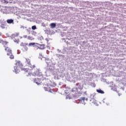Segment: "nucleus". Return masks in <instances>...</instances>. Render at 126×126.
I'll list each match as a JSON object with an SVG mask.
<instances>
[{
	"label": "nucleus",
	"mask_w": 126,
	"mask_h": 126,
	"mask_svg": "<svg viewBox=\"0 0 126 126\" xmlns=\"http://www.w3.org/2000/svg\"><path fill=\"white\" fill-rule=\"evenodd\" d=\"M75 90H77V89L75 88H74L72 89V92H74V91H75Z\"/></svg>",
	"instance_id": "nucleus-18"
},
{
	"label": "nucleus",
	"mask_w": 126,
	"mask_h": 126,
	"mask_svg": "<svg viewBox=\"0 0 126 126\" xmlns=\"http://www.w3.org/2000/svg\"><path fill=\"white\" fill-rule=\"evenodd\" d=\"M23 38H28V36L27 35H25L23 36Z\"/></svg>",
	"instance_id": "nucleus-21"
},
{
	"label": "nucleus",
	"mask_w": 126,
	"mask_h": 126,
	"mask_svg": "<svg viewBox=\"0 0 126 126\" xmlns=\"http://www.w3.org/2000/svg\"><path fill=\"white\" fill-rule=\"evenodd\" d=\"M12 37H13V38H15L16 37H18V36H19V33H17V32H15L14 34H13L12 35Z\"/></svg>",
	"instance_id": "nucleus-9"
},
{
	"label": "nucleus",
	"mask_w": 126,
	"mask_h": 126,
	"mask_svg": "<svg viewBox=\"0 0 126 126\" xmlns=\"http://www.w3.org/2000/svg\"><path fill=\"white\" fill-rule=\"evenodd\" d=\"M24 49L26 50V51H28V47L25 46L24 47Z\"/></svg>",
	"instance_id": "nucleus-20"
},
{
	"label": "nucleus",
	"mask_w": 126,
	"mask_h": 126,
	"mask_svg": "<svg viewBox=\"0 0 126 126\" xmlns=\"http://www.w3.org/2000/svg\"><path fill=\"white\" fill-rule=\"evenodd\" d=\"M96 92H97V93H99L100 94H104V93H105V92L100 89L96 90Z\"/></svg>",
	"instance_id": "nucleus-7"
},
{
	"label": "nucleus",
	"mask_w": 126,
	"mask_h": 126,
	"mask_svg": "<svg viewBox=\"0 0 126 126\" xmlns=\"http://www.w3.org/2000/svg\"><path fill=\"white\" fill-rule=\"evenodd\" d=\"M14 68V69L13 71L14 72H15V73H19L20 70H24L25 72H28V74L27 73H26L27 76H30L31 74H32V73L29 71L30 69L23 67V64H22V63H21L20 61H18L16 63Z\"/></svg>",
	"instance_id": "nucleus-1"
},
{
	"label": "nucleus",
	"mask_w": 126,
	"mask_h": 126,
	"mask_svg": "<svg viewBox=\"0 0 126 126\" xmlns=\"http://www.w3.org/2000/svg\"><path fill=\"white\" fill-rule=\"evenodd\" d=\"M3 42V40H1V39H0V43H1V44H2Z\"/></svg>",
	"instance_id": "nucleus-23"
},
{
	"label": "nucleus",
	"mask_w": 126,
	"mask_h": 126,
	"mask_svg": "<svg viewBox=\"0 0 126 126\" xmlns=\"http://www.w3.org/2000/svg\"><path fill=\"white\" fill-rule=\"evenodd\" d=\"M21 46H25V44L22 43L21 44Z\"/></svg>",
	"instance_id": "nucleus-24"
},
{
	"label": "nucleus",
	"mask_w": 126,
	"mask_h": 126,
	"mask_svg": "<svg viewBox=\"0 0 126 126\" xmlns=\"http://www.w3.org/2000/svg\"><path fill=\"white\" fill-rule=\"evenodd\" d=\"M41 73L40 72V70L39 69H36L35 72L33 73L32 75L33 76H40Z\"/></svg>",
	"instance_id": "nucleus-3"
},
{
	"label": "nucleus",
	"mask_w": 126,
	"mask_h": 126,
	"mask_svg": "<svg viewBox=\"0 0 126 126\" xmlns=\"http://www.w3.org/2000/svg\"><path fill=\"white\" fill-rule=\"evenodd\" d=\"M7 42L3 41V42L2 43V44L4 46V47L5 48H6V45H7Z\"/></svg>",
	"instance_id": "nucleus-11"
},
{
	"label": "nucleus",
	"mask_w": 126,
	"mask_h": 126,
	"mask_svg": "<svg viewBox=\"0 0 126 126\" xmlns=\"http://www.w3.org/2000/svg\"><path fill=\"white\" fill-rule=\"evenodd\" d=\"M49 92H51V93H52V92H53V91H54L52 89H49Z\"/></svg>",
	"instance_id": "nucleus-22"
},
{
	"label": "nucleus",
	"mask_w": 126,
	"mask_h": 126,
	"mask_svg": "<svg viewBox=\"0 0 126 126\" xmlns=\"http://www.w3.org/2000/svg\"><path fill=\"white\" fill-rule=\"evenodd\" d=\"M34 82L36 84H40V79H39V78H35L34 79Z\"/></svg>",
	"instance_id": "nucleus-8"
},
{
	"label": "nucleus",
	"mask_w": 126,
	"mask_h": 126,
	"mask_svg": "<svg viewBox=\"0 0 126 126\" xmlns=\"http://www.w3.org/2000/svg\"><path fill=\"white\" fill-rule=\"evenodd\" d=\"M6 22L7 23H8V24H11V23L13 24L14 21L13 19H8L6 20Z\"/></svg>",
	"instance_id": "nucleus-5"
},
{
	"label": "nucleus",
	"mask_w": 126,
	"mask_h": 126,
	"mask_svg": "<svg viewBox=\"0 0 126 126\" xmlns=\"http://www.w3.org/2000/svg\"><path fill=\"white\" fill-rule=\"evenodd\" d=\"M44 90H45V91H49V89H48L47 88L44 87Z\"/></svg>",
	"instance_id": "nucleus-19"
},
{
	"label": "nucleus",
	"mask_w": 126,
	"mask_h": 126,
	"mask_svg": "<svg viewBox=\"0 0 126 126\" xmlns=\"http://www.w3.org/2000/svg\"><path fill=\"white\" fill-rule=\"evenodd\" d=\"M26 63L29 65L30 64H31V61L29 59H26Z\"/></svg>",
	"instance_id": "nucleus-10"
},
{
	"label": "nucleus",
	"mask_w": 126,
	"mask_h": 126,
	"mask_svg": "<svg viewBox=\"0 0 126 126\" xmlns=\"http://www.w3.org/2000/svg\"><path fill=\"white\" fill-rule=\"evenodd\" d=\"M80 101H85V97H81Z\"/></svg>",
	"instance_id": "nucleus-17"
},
{
	"label": "nucleus",
	"mask_w": 126,
	"mask_h": 126,
	"mask_svg": "<svg viewBox=\"0 0 126 126\" xmlns=\"http://www.w3.org/2000/svg\"><path fill=\"white\" fill-rule=\"evenodd\" d=\"M36 26H33L32 27V30H36Z\"/></svg>",
	"instance_id": "nucleus-15"
},
{
	"label": "nucleus",
	"mask_w": 126,
	"mask_h": 126,
	"mask_svg": "<svg viewBox=\"0 0 126 126\" xmlns=\"http://www.w3.org/2000/svg\"><path fill=\"white\" fill-rule=\"evenodd\" d=\"M45 48L46 47L44 44H41L39 45V46H38V49H39L40 50H44V49H45Z\"/></svg>",
	"instance_id": "nucleus-4"
},
{
	"label": "nucleus",
	"mask_w": 126,
	"mask_h": 126,
	"mask_svg": "<svg viewBox=\"0 0 126 126\" xmlns=\"http://www.w3.org/2000/svg\"><path fill=\"white\" fill-rule=\"evenodd\" d=\"M91 97L93 98V99H96V94H93L91 95Z\"/></svg>",
	"instance_id": "nucleus-14"
},
{
	"label": "nucleus",
	"mask_w": 126,
	"mask_h": 126,
	"mask_svg": "<svg viewBox=\"0 0 126 126\" xmlns=\"http://www.w3.org/2000/svg\"><path fill=\"white\" fill-rule=\"evenodd\" d=\"M33 45H35V43H34V42L30 43L29 44V46H33Z\"/></svg>",
	"instance_id": "nucleus-16"
},
{
	"label": "nucleus",
	"mask_w": 126,
	"mask_h": 126,
	"mask_svg": "<svg viewBox=\"0 0 126 126\" xmlns=\"http://www.w3.org/2000/svg\"><path fill=\"white\" fill-rule=\"evenodd\" d=\"M28 40H30V41H33V40H34V38L32 36H29L28 37Z\"/></svg>",
	"instance_id": "nucleus-12"
},
{
	"label": "nucleus",
	"mask_w": 126,
	"mask_h": 126,
	"mask_svg": "<svg viewBox=\"0 0 126 126\" xmlns=\"http://www.w3.org/2000/svg\"><path fill=\"white\" fill-rule=\"evenodd\" d=\"M29 66L32 68V69H33V68H35V65H32L31 63L30 65H29Z\"/></svg>",
	"instance_id": "nucleus-13"
},
{
	"label": "nucleus",
	"mask_w": 126,
	"mask_h": 126,
	"mask_svg": "<svg viewBox=\"0 0 126 126\" xmlns=\"http://www.w3.org/2000/svg\"><path fill=\"white\" fill-rule=\"evenodd\" d=\"M4 50L7 53V56H9V59H10V60H13V59H14V55L12 54L11 49L8 47H6Z\"/></svg>",
	"instance_id": "nucleus-2"
},
{
	"label": "nucleus",
	"mask_w": 126,
	"mask_h": 126,
	"mask_svg": "<svg viewBox=\"0 0 126 126\" xmlns=\"http://www.w3.org/2000/svg\"><path fill=\"white\" fill-rule=\"evenodd\" d=\"M50 26L51 28H52V29L54 28H56V23H51L50 24Z\"/></svg>",
	"instance_id": "nucleus-6"
}]
</instances>
